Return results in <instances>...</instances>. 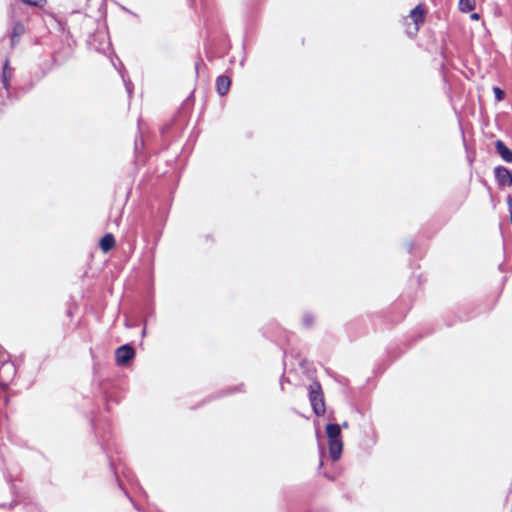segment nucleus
<instances>
[{"mask_svg":"<svg viewBox=\"0 0 512 512\" xmlns=\"http://www.w3.org/2000/svg\"><path fill=\"white\" fill-rule=\"evenodd\" d=\"M326 434L328 437L329 454L334 461H337L340 459L343 450L340 425L328 424L326 426Z\"/></svg>","mask_w":512,"mask_h":512,"instance_id":"obj_1","label":"nucleus"},{"mask_svg":"<svg viewBox=\"0 0 512 512\" xmlns=\"http://www.w3.org/2000/svg\"><path fill=\"white\" fill-rule=\"evenodd\" d=\"M425 10L421 5L416 6L405 18L406 33L409 36H414L419 31L420 25L425 18Z\"/></svg>","mask_w":512,"mask_h":512,"instance_id":"obj_2","label":"nucleus"},{"mask_svg":"<svg viewBox=\"0 0 512 512\" xmlns=\"http://www.w3.org/2000/svg\"><path fill=\"white\" fill-rule=\"evenodd\" d=\"M309 397L312 408L317 415L325 413V404L319 383H313L309 388Z\"/></svg>","mask_w":512,"mask_h":512,"instance_id":"obj_3","label":"nucleus"},{"mask_svg":"<svg viewBox=\"0 0 512 512\" xmlns=\"http://www.w3.org/2000/svg\"><path fill=\"white\" fill-rule=\"evenodd\" d=\"M134 350L128 345L121 346L116 351V360L120 365L126 364L134 357Z\"/></svg>","mask_w":512,"mask_h":512,"instance_id":"obj_4","label":"nucleus"},{"mask_svg":"<svg viewBox=\"0 0 512 512\" xmlns=\"http://www.w3.org/2000/svg\"><path fill=\"white\" fill-rule=\"evenodd\" d=\"M495 177L500 185L509 186L512 184V174L504 167L495 169Z\"/></svg>","mask_w":512,"mask_h":512,"instance_id":"obj_5","label":"nucleus"},{"mask_svg":"<svg viewBox=\"0 0 512 512\" xmlns=\"http://www.w3.org/2000/svg\"><path fill=\"white\" fill-rule=\"evenodd\" d=\"M496 150L506 162H512V151L500 140L496 142Z\"/></svg>","mask_w":512,"mask_h":512,"instance_id":"obj_6","label":"nucleus"},{"mask_svg":"<svg viewBox=\"0 0 512 512\" xmlns=\"http://www.w3.org/2000/svg\"><path fill=\"white\" fill-rule=\"evenodd\" d=\"M230 84H231V82L228 77H226V76L218 77L217 82H216V87H217L218 93L220 95H225L229 90Z\"/></svg>","mask_w":512,"mask_h":512,"instance_id":"obj_7","label":"nucleus"},{"mask_svg":"<svg viewBox=\"0 0 512 512\" xmlns=\"http://www.w3.org/2000/svg\"><path fill=\"white\" fill-rule=\"evenodd\" d=\"M115 245V239L111 234H106L100 241V247L103 252H108Z\"/></svg>","mask_w":512,"mask_h":512,"instance_id":"obj_8","label":"nucleus"},{"mask_svg":"<svg viewBox=\"0 0 512 512\" xmlns=\"http://www.w3.org/2000/svg\"><path fill=\"white\" fill-rule=\"evenodd\" d=\"M475 8V0H460L459 10L461 12H469Z\"/></svg>","mask_w":512,"mask_h":512,"instance_id":"obj_9","label":"nucleus"},{"mask_svg":"<svg viewBox=\"0 0 512 512\" xmlns=\"http://www.w3.org/2000/svg\"><path fill=\"white\" fill-rule=\"evenodd\" d=\"M493 92L497 101H502L504 99L505 93L499 87H494Z\"/></svg>","mask_w":512,"mask_h":512,"instance_id":"obj_10","label":"nucleus"},{"mask_svg":"<svg viewBox=\"0 0 512 512\" xmlns=\"http://www.w3.org/2000/svg\"><path fill=\"white\" fill-rule=\"evenodd\" d=\"M23 32H24V28L22 25H20V24L15 25L14 30H13L12 42L14 43V38L20 36Z\"/></svg>","mask_w":512,"mask_h":512,"instance_id":"obj_11","label":"nucleus"},{"mask_svg":"<svg viewBox=\"0 0 512 512\" xmlns=\"http://www.w3.org/2000/svg\"><path fill=\"white\" fill-rule=\"evenodd\" d=\"M22 2L33 5V6H41L45 0H21Z\"/></svg>","mask_w":512,"mask_h":512,"instance_id":"obj_12","label":"nucleus"},{"mask_svg":"<svg viewBox=\"0 0 512 512\" xmlns=\"http://www.w3.org/2000/svg\"><path fill=\"white\" fill-rule=\"evenodd\" d=\"M8 65H9V62L6 61L5 64H4V68H3V75H2V78H3V82H4V85L6 86L7 85V78H8V73H7V70H8Z\"/></svg>","mask_w":512,"mask_h":512,"instance_id":"obj_13","label":"nucleus"},{"mask_svg":"<svg viewBox=\"0 0 512 512\" xmlns=\"http://www.w3.org/2000/svg\"><path fill=\"white\" fill-rule=\"evenodd\" d=\"M470 18L472 20H478L479 19V14L478 13H473V14H471Z\"/></svg>","mask_w":512,"mask_h":512,"instance_id":"obj_14","label":"nucleus"},{"mask_svg":"<svg viewBox=\"0 0 512 512\" xmlns=\"http://www.w3.org/2000/svg\"><path fill=\"white\" fill-rule=\"evenodd\" d=\"M11 368H12V366H11V365H4V366L2 367V369H11Z\"/></svg>","mask_w":512,"mask_h":512,"instance_id":"obj_15","label":"nucleus"},{"mask_svg":"<svg viewBox=\"0 0 512 512\" xmlns=\"http://www.w3.org/2000/svg\"><path fill=\"white\" fill-rule=\"evenodd\" d=\"M510 219H511V224H512V210L510 211Z\"/></svg>","mask_w":512,"mask_h":512,"instance_id":"obj_16","label":"nucleus"},{"mask_svg":"<svg viewBox=\"0 0 512 512\" xmlns=\"http://www.w3.org/2000/svg\"><path fill=\"white\" fill-rule=\"evenodd\" d=\"M347 426H348V424H347V422H345V423L343 424V427H345V428H346Z\"/></svg>","mask_w":512,"mask_h":512,"instance_id":"obj_17","label":"nucleus"}]
</instances>
